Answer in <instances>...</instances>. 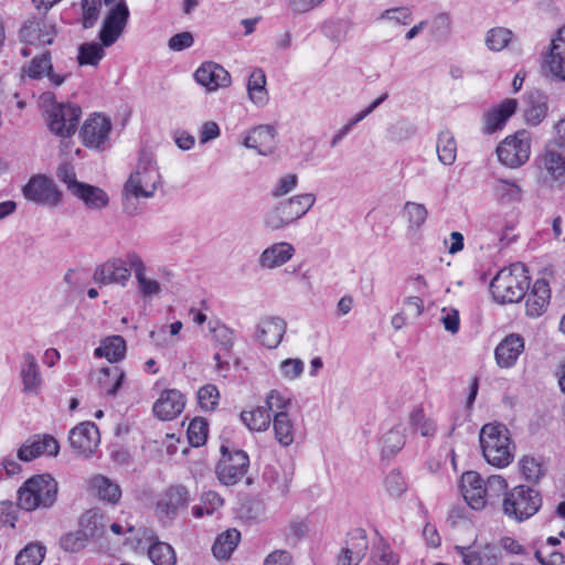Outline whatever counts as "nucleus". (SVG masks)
Returning <instances> with one entry per match:
<instances>
[{"label": "nucleus", "instance_id": "obj_19", "mask_svg": "<svg viewBox=\"0 0 565 565\" xmlns=\"http://www.w3.org/2000/svg\"><path fill=\"white\" fill-rule=\"evenodd\" d=\"M287 330L286 321L280 317H264L256 327V340L267 349H276Z\"/></svg>", "mask_w": 565, "mask_h": 565}, {"label": "nucleus", "instance_id": "obj_53", "mask_svg": "<svg viewBox=\"0 0 565 565\" xmlns=\"http://www.w3.org/2000/svg\"><path fill=\"white\" fill-rule=\"evenodd\" d=\"M198 401L200 407L205 412L216 408L220 401V392L213 384H206L198 391Z\"/></svg>", "mask_w": 565, "mask_h": 565}, {"label": "nucleus", "instance_id": "obj_5", "mask_svg": "<svg viewBox=\"0 0 565 565\" xmlns=\"http://www.w3.org/2000/svg\"><path fill=\"white\" fill-rule=\"evenodd\" d=\"M57 490V482L50 475L33 476L19 489L18 505L25 511L51 508Z\"/></svg>", "mask_w": 565, "mask_h": 565}, {"label": "nucleus", "instance_id": "obj_4", "mask_svg": "<svg viewBox=\"0 0 565 565\" xmlns=\"http://www.w3.org/2000/svg\"><path fill=\"white\" fill-rule=\"evenodd\" d=\"M530 287V277L524 264L515 263L501 269L490 284L493 299L498 303H512L525 297Z\"/></svg>", "mask_w": 565, "mask_h": 565}, {"label": "nucleus", "instance_id": "obj_33", "mask_svg": "<svg viewBox=\"0 0 565 565\" xmlns=\"http://www.w3.org/2000/svg\"><path fill=\"white\" fill-rule=\"evenodd\" d=\"M186 502V491L182 487H172L167 490L157 503V513L160 518L171 519Z\"/></svg>", "mask_w": 565, "mask_h": 565}, {"label": "nucleus", "instance_id": "obj_49", "mask_svg": "<svg viewBox=\"0 0 565 565\" xmlns=\"http://www.w3.org/2000/svg\"><path fill=\"white\" fill-rule=\"evenodd\" d=\"M103 43H84L78 47L77 61L79 65L97 66L105 55Z\"/></svg>", "mask_w": 565, "mask_h": 565}, {"label": "nucleus", "instance_id": "obj_38", "mask_svg": "<svg viewBox=\"0 0 565 565\" xmlns=\"http://www.w3.org/2000/svg\"><path fill=\"white\" fill-rule=\"evenodd\" d=\"M247 93L250 102L256 106L263 107L268 102L266 89V75L263 70H254L248 78Z\"/></svg>", "mask_w": 565, "mask_h": 565}, {"label": "nucleus", "instance_id": "obj_26", "mask_svg": "<svg viewBox=\"0 0 565 565\" xmlns=\"http://www.w3.org/2000/svg\"><path fill=\"white\" fill-rule=\"evenodd\" d=\"M128 264L135 273L138 290L145 298L159 296L161 285L156 279L148 277L147 267L141 257L136 253H128Z\"/></svg>", "mask_w": 565, "mask_h": 565}, {"label": "nucleus", "instance_id": "obj_29", "mask_svg": "<svg viewBox=\"0 0 565 565\" xmlns=\"http://www.w3.org/2000/svg\"><path fill=\"white\" fill-rule=\"evenodd\" d=\"M522 111L527 125L539 126L548 113L546 95L537 89L527 93Z\"/></svg>", "mask_w": 565, "mask_h": 565}, {"label": "nucleus", "instance_id": "obj_46", "mask_svg": "<svg viewBox=\"0 0 565 565\" xmlns=\"http://www.w3.org/2000/svg\"><path fill=\"white\" fill-rule=\"evenodd\" d=\"M408 225L414 231H419L426 223L428 211L422 203L407 201L403 209Z\"/></svg>", "mask_w": 565, "mask_h": 565}, {"label": "nucleus", "instance_id": "obj_62", "mask_svg": "<svg viewBox=\"0 0 565 565\" xmlns=\"http://www.w3.org/2000/svg\"><path fill=\"white\" fill-rule=\"evenodd\" d=\"M384 483H385L386 491L392 497H399L407 489V486H406V482H405L403 476L401 475L399 471H395V470L391 471L385 477Z\"/></svg>", "mask_w": 565, "mask_h": 565}, {"label": "nucleus", "instance_id": "obj_7", "mask_svg": "<svg viewBox=\"0 0 565 565\" xmlns=\"http://www.w3.org/2000/svg\"><path fill=\"white\" fill-rule=\"evenodd\" d=\"M542 504V498L533 488L518 486L510 490L502 502L504 514L518 522L533 516Z\"/></svg>", "mask_w": 565, "mask_h": 565}, {"label": "nucleus", "instance_id": "obj_8", "mask_svg": "<svg viewBox=\"0 0 565 565\" xmlns=\"http://www.w3.org/2000/svg\"><path fill=\"white\" fill-rule=\"evenodd\" d=\"M531 141V132L525 129L505 137L495 150L499 161L510 169L522 167L530 159Z\"/></svg>", "mask_w": 565, "mask_h": 565}, {"label": "nucleus", "instance_id": "obj_58", "mask_svg": "<svg viewBox=\"0 0 565 565\" xmlns=\"http://www.w3.org/2000/svg\"><path fill=\"white\" fill-rule=\"evenodd\" d=\"M56 177L61 182H63L66 185V189L70 191L71 194H73L74 191H76L83 183L77 181L75 169L68 162H64L58 166L56 170Z\"/></svg>", "mask_w": 565, "mask_h": 565}, {"label": "nucleus", "instance_id": "obj_54", "mask_svg": "<svg viewBox=\"0 0 565 565\" xmlns=\"http://www.w3.org/2000/svg\"><path fill=\"white\" fill-rule=\"evenodd\" d=\"M209 326L213 340L225 350H231L234 343L233 331L220 321L210 322Z\"/></svg>", "mask_w": 565, "mask_h": 565}, {"label": "nucleus", "instance_id": "obj_45", "mask_svg": "<svg viewBox=\"0 0 565 565\" xmlns=\"http://www.w3.org/2000/svg\"><path fill=\"white\" fill-rule=\"evenodd\" d=\"M309 532L307 520H291L281 531L286 545L294 547L302 541Z\"/></svg>", "mask_w": 565, "mask_h": 565}, {"label": "nucleus", "instance_id": "obj_3", "mask_svg": "<svg viewBox=\"0 0 565 565\" xmlns=\"http://www.w3.org/2000/svg\"><path fill=\"white\" fill-rule=\"evenodd\" d=\"M482 455L497 468L508 467L514 457L509 429L502 424H486L479 435Z\"/></svg>", "mask_w": 565, "mask_h": 565}, {"label": "nucleus", "instance_id": "obj_31", "mask_svg": "<svg viewBox=\"0 0 565 565\" xmlns=\"http://www.w3.org/2000/svg\"><path fill=\"white\" fill-rule=\"evenodd\" d=\"M518 109V100L514 98H507L499 105L492 107L484 114V129L487 132H494L501 129L507 120Z\"/></svg>", "mask_w": 565, "mask_h": 565}, {"label": "nucleus", "instance_id": "obj_60", "mask_svg": "<svg viewBox=\"0 0 565 565\" xmlns=\"http://www.w3.org/2000/svg\"><path fill=\"white\" fill-rule=\"evenodd\" d=\"M303 366L300 359H286L280 362L279 370L285 380L295 381L302 374Z\"/></svg>", "mask_w": 565, "mask_h": 565}, {"label": "nucleus", "instance_id": "obj_64", "mask_svg": "<svg viewBox=\"0 0 565 565\" xmlns=\"http://www.w3.org/2000/svg\"><path fill=\"white\" fill-rule=\"evenodd\" d=\"M398 556L391 550V547L381 543L374 554V565H398Z\"/></svg>", "mask_w": 565, "mask_h": 565}, {"label": "nucleus", "instance_id": "obj_1", "mask_svg": "<svg viewBox=\"0 0 565 565\" xmlns=\"http://www.w3.org/2000/svg\"><path fill=\"white\" fill-rule=\"evenodd\" d=\"M161 183L156 163L146 154L141 156L121 190L122 210L127 215H136L139 201L154 196Z\"/></svg>", "mask_w": 565, "mask_h": 565}, {"label": "nucleus", "instance_id": "obj_23", "mask_svg": "<svg viewBox=\"0 0 565 565\" xmlns=\"http://www.w3.org/2000/svg\"><path fill=\"white\" fill-rule=\"evenodd\" d=\"M524 351V340L521 335L511 333L495 348L497 364L502 369L512 367Z\"/></svg>", "mask_w": 565, "mask_h": 565}, {"label": "nucleus", "instance_id": "obj_61", "mask_svg": "<svg viewBox=\"0 0 565 565\" xmlns=\"http://www.w3.org/2000/svg\"><path fill=\"white\" fill-rule=\"evenodd\" d=\"M102 6L100 0H83V26L85 29L92 28L97 21L99 14V8Z\"/></svg>", "mask_w": 565, "mask_h": 565}, {"label": "nucleus", "instance_id": "obj_28", "mask_svg": "<svg viewBox=\"0 0 565 565\" xmlns=\"http://www.w3.org/2000/svg\"><path fill=\"white\" fill-rule=\"evenodd\" d=\"M22 40L28 45L42 46L53 42L54 26L42 20H31L20 31Z\"/></svg>", "mask_w": 565, "mask_h": 565}, {"label": "nucleus", "instance_id": "obj_9", "mask_svg": "<svg viewBox=\"0 0 565 565\" xmlns=\"http://www.w3.org/2000/svg\"><path fill=\"white\" fill-rule=\"evenodd\" d=\"M22 193L26 200L49 207L57 206L63 196L54 180L44 174L31 177Z\"/></svg>", "mask_w": 565, "mask_h": 565}, {"label": "nucleus", "instance_id": "obj_20", "mask_svg": "<svg viewBox=\"0 0 565 565\" xmlns=\"http://www.w3.org/2000/svg\"><path fill=\"white\" fill-rule=\"evenodd\" d=\"M195 81L207 92H215L218 88H226L231 85L230 73L220 64L214 62L203 63L194 73Z\"/></svg>", "mask_w": 565, "mask_h": 565}, {"label": "nucleus", "instance_id": "obj_43", "mask_svg": "<svg viewBox=\"0 0 565 565\" xmlns=\"http://www.w3.org/2000/svg\"><path fill=\"white\" fill-rule=\"evenodd\" d=\"M243 423L254 431H265L271 423V415L265 406H258L241 414Z\"/></svg>", "mask_w": 565, "mask_h": 565}, {"label": "nucleus", "instance_id": "obj_22", "mask_svg": "<svg viewBox=\"0 0 565 565\" xmlns=\"http://www.w3.org/2000/svg\"><path fill=\"white\" fill-rule=\"evenodd\" d=\"M60 450L57 440L51 435H36L28 439L18 450V458L32 461L41 455L56 456Z\"/></svg>", "mask_w": 565, "mask_h": 565}, {"label": "nucleus", "instance_id": "obj_15", "mask_svg": "<svg viewBox=\"0 0 565 565\" xmlns=\"http://www.w3.org/2000/svg\"><path fill=\"white\" fill-rule=\"evenodd\" d=\"M369 551V541L364 530L351 531L340 548L335 565H359Z\"/></svg>", "mask_w": 565, "mask_h": 565}, {"label": "nucleus", "instance_id": "obj_24", "mask_svg": "<svg viewBox=\"0 0 565 565\" xmlns=\"http://www.w3.org/2000/svg\"><path fill=\"white\" fill-rule=\"evenodd\" d=\"M185 401L178 390H166L153 405L154 415L162 420H171L182 413Z\"/></svg>", "mask_w": 565, "mask_h": 565}, {"label": "nucleus", "instance_id": "obj_32", "mask_svg": "<svg viewBox=\"0 0 565 565\" xmlns=\"http://www.w3.org/2000/svg\"><path fill=\"white\" fill-rule=\"evenodd\" d=\"M550 298L551 290L547 281L544 279H537L534 282L531 292L526 296V315L530 317L541 316L545 311L550 302Z\"/></svg>", "mask_w": 565, "mask_h": 565}, {"label": "nucleus", "instance_id": "obj_48", "mask_svg": "<svg viewBox=\"0 0 565 565\" xmlns=\"http://www.w3.org/2000/svg\"><path fill=\"white\" fill-rule=\"evenodd\" d=\"M149 558L154 565H174L175 554L171 545L164 542H154L148 550Z\"/></svg>", "mask_w": 565, "mask_h": 565}, {"label": "nucleus", "instance_id": "obj_30", "mask_svg": "<svg viewBox=\"0 0 565 565\" xmlns=\"http://www.w3.org/2000/svg\"><path fill=\"white\" fill-rule=\"evenodd\" d=\"M20 377L23 384V392L25 394H39L43 381L36 358L31 352L22 354Z\"/></svg>", "mask_w": 565, "mask_h": 565}, {"label": "nucleus", "instance_id": "obj_10", "mask_svg": "<svg viewBox=\"0 0 565 565\" xmlns=\"http://www.w3.org/2000/svg\"><path fill=\"white\" fill-rule=\"evenodd\" d=\"M82 109L75 104H55L49 111L50 130L62 138L70 137L75 134Z\"/></svg>", "mask_w": 565, "mask_h": 565}, {"label": "nucleus", "instance_id": "obj_18", "mask_svg": "<svg viewBox=\"0 0 565 565\" xmlns=\"http://www.w3.org/2000/svg\"><path fill=\"white\" fill-rule=\"evenodd\" d=\"M24 76L31 79H41L45 76L54 87L61 86L65 81V76L53 72L51 52L49 50L34 56L28 65L21 68V77L23 78Z\"/></svg>", "mask_w": 565, "mask_h": 565}, {"label": "nucleus", "instance_id": "obj_44", "mask_svg": "<svg viewBox=\"0 0 565 565\" xmlns=\"http://www.w3.org/2000/svg\"><path fill=\"white\" fill-rule=\"evenodd\" d=\"M438 160L445 166H451L457 159V143L449 131L439 134L436 145Z\"/></svg>", "mask_w": 565, "mask_h": 565}, {"label": "nucleus", "instance_id": "obj_39", "mask_svg": "<svg viewBox=\"0 0 565 565\" xmlns=\"http://www.w3.org/2000/svg\"><path fill=\"white\" fill-rule=\"evenodd\" d=\"M241 541V533L236 529H228L221 533L213 546V555L218 559H227Z\"/></svg>", "mask_w": 565, "mask_h": 565}, {"label": "nucleus", "instance_id": "obj_63", "mask_svg": "<svg viewBox=\"0 0 565 565\" xmlns=\"http://www.w3.org/2000/svg\"><path fill=\"white\" fill-rule=\"evenodd\" d=\"M535 558L541 565H565V556L557 551H551L550 546L539 548Z\"/></svg>", "mask_w": 565, "mask_h": 565}, {"label": "nucleus", "instance_id": "obj_47", "mask_svg": "<svg viewBox=\"0 0 565 565\" xmlns=\"http://www.w3.org/2000/svg\"><path fill=\"white\" fill-rule=\"evenodd\" d=\"M46 548L40 543H30L15 556V565H40L45 556Z\"/></svg>", "mask_w": 565, "mask_h": 565}, {"label": "nucleus", "instance_id": "obj_36", "mask_svg": "<svg viewBox=\"0 0 565 565\" xmlns=\"http://www.w3.org/2000/svg\"><path fill=\"white\" fill-rule=\"evenodd\" d=\"M72 195L82 200L92 210H102L109 203V196L103 189L84 182Z\"/></svg>", "mask_w": 565, "mask_h": 565}, {"label": "nucleus", "instance_id": "obj_6", "mask_svg": "<svg viewBox=\"0 0 565 565\" xmlns=\"http://www.w3.org/2000/svg\"><path fill=\"white\" fill-rule=\"evenodd\" d=\"M316 196L305 193L275 204L264 215V226L270 231L281 230L301 218L313 206Z\"/></svg>", "mask_w": 565, "mask_h": 565}, {"label": "nucleus", "instance_id": "obj_59", "mask_svg": "<svg viewBox=\"0 0 565 565\" xmlns=\"http://www.w3.org/2000/svg\"><path fill=\"white\" fill-rule=\"evenodd\" d=\"M405 444V436L403 431L395 427L391 429L383 437V452L387 455H393L401 450Z\"/></svg>", "mask_w": 565, "mask_h": 565}, {"label": "nucleus", "instance_id": "obj_55", "mask_svg": "<svg viewBox=\"0 0 565 565\" xmlns=\"http://www.w3.org/2000/svg\"><path fill=\"white\" fill-rule=\"evenodd\" d=\"M102 520L103 518L97 512L87 511L82 515L79 525L84 532H94V534L89 535V539H96L104 534Z\"/></svg>", "mask_w": 565, "mask_h": 565}, {"label": "nucleus", "instance_id": "obj_41", "mask_svg": "<svg viewBox=\"0 0 565 565\" xmlns=\"http://www.w3.org/2000/svg\"><path fill=\"white\" fill-rule=\"evenodd\" d=\"M493 192L495 199L501 204H514L522 200L523 191L521 186L512 181L505 179H499L493 185Z\"/></svg>", "mask_w": 565, "mask_h": 565}, {"label": "nucleus", "instance_id": "obj_34", "mask_svg": "<svg viewBox=\"0 0 565 565\" xmlns=\"http://www.w3.org/2000/svg\"><path fill=\"white\" fill-rule=\"evenodd\" d=\"M89 489L96 498L109 504H117L121 498L119 484L102 475L90 479Z\"/></svg>", "mask_w": 565, "mask_h": 565}, {"label": "nucleus", "instance_id": "obj_27", "mask_svg": "<svg viewBox=\"0 0 565 565\" xmlns=\"http://www.w3.org/2000/svg\"><path fill=\"white\" fill-rule=\"evenodd\" d=\"M295 247L288 242H278L265 248L258 257L264 269H274L288 263L295 255Z\"/></svg>", "mask_w": 565, "mask_h": 565}, {"label": "nucleus", "instance_id": "obj_52", "mask_svg": "<svg viewBox=\"0 0 565 565\" xmlns=\"http://www.w3.org/2000/svg\"><path fill=\"white\" fill-rule=\"evenodd\" d=\"M519 466L522 476L529 482H537L544 475L542 463L534 457L524 456Z\"/></svg>", "mask_w": 565, "mask_h": 565}, {"label": "nucleus", "instance_id": "obj_11", "mask_svg": "<svg viewBox=\"0 0 565 565\" xmlns=\"http://www.w3.org/2000/svg\"><path fill=\"white\" fill-rule=\"evenodd\" d=\"M223 457L216 466V476L224 486L236 484L247 472L249 458L245 451L236 450L233 454H225L222 447Z\"/></svg>", "mask_w": 565, "mask_h": 565}, {"label": "nucleus", "instance_id": "obj_2", "mask_svg": "<svg viewBox=\"0 0 565 565\" xmlns=\"http://www.w3.org/2000/svg\"><path fill=\"white\" fill-rule=\"evenodd\" d=\"M508 487L505 479L493 475L484 480L476 471L462 473L460 480V490L467 504L473 510H482L488 501L498 498Z\"/></svg>", "mask_w": 565, "mask_h": 565}, {"label": "nucleus", "instance_id": "obj_56", "mask_svg": "<svg viewBox=\"0 0 565 565\" xmlns=\"http://www.w3.org/2000/svg\"><path fill=\"white\" fill-rule=\"evenodd\" d=\"M291 404V399L284 392L278 390H270L266 395V408L269 414H279L280 412H287Z\"/></svg>", "mask_w": 565, "mask_h": 565}, {"label": "nucleus", "instance_id": "obj_21", "mask_svg": "<svg viewBox=\"0 0 565 565\" xmlns=\"http://www.w3.org/2000/svg\"><path fill=\"white\" fill-rule=\"evenodd\" d=\"M465 565H499L501 559L500 547L487 543L479 546H456Z\"/></svg>", "mask_w": 565, "mask_h": 565}, {"label": "nucleus", "instance_id": "obj_57", "mask_svg": "<svg viewBox=\"0 0 565 565\" xmlns=\"http://www.w3.org/2000/svg\"><path fill=\"white\" fill-rule=\"evenodd\" d=\"M188 438L193 447L202 446L207 438V424L205 420L194 418L188 427Z\"/></svg>", "mask_w": 565, "mask_h": 565}, {"label": "nucleus", "instance_id": "obj_14", "mask_svg": "<svg viewBox=\"0 0 565 565\" xmlns=\"http://www.w3.org/2000/svg\"><path fill=\"white\" fill-rule=\"evenodd\" d=\"M131 267L126 258H110L96 267L93 279L99 285H119L125 287L131 276Z\"/></svg>", "mask_w": 565, "mask_h": 565}, {"label": "nucleus", "instance_id": "obj_12", "mask_svg": "<svg viewBox=\"0 0 565 565\" xmlns=\"http://www.w3.org/2000/svg\"><path fill=\"white\" fill-rule=\"evenodd\" d=\"M110 120L100 114L89 116L83 124L79 136L85 147L104 150L109 141Z\"/></svg>", "mask_w": 565, "mask_h": 565}, {"label": "nucleus", "instance_id": "obj_50", "mask_svg": "<svg viewBox=\"0 0 565 565\" xmlns=\"http://www.w3.org/2000/svg\"><path fill=\"white\" fill-rule=\"evenodd\" d=\"M92 534L94 532H84L82 529L68 532L61 537L60 545L65 552L77 553L87 545Z\"/></svg>", "mask_w": 565, "mask_h": 565}, {"label": "nucleus", "instance_id": "obj_25", "mask_svg": "<svg viewBox=\"0 0 565 565\" xmlns=\"http://www.w3.org/2000/svg\"><path fill=\"white\" fill-rule=\"evenodd\" d=\"M276 130L273 126L260 125L252 129L244 140V146L255 149L262 156H269L276 149Z\"/></svg>", "mask_w": 565, "mask_h": 565}, {"label": "nucleus", "instance_id": "obj_35", "mask_svg": "<svg viewBox=\"0 0 565 565\" xmlns=\"http://www.w3.org/2000/svg\"><path fill=\"white\" fill-rule=\"evenodd\" d=\"M273 430L276 441L281 447H289L295 441L296 427L288 412L275 414L271 418Z\"/></svg>", "mask_w": 565, "mask_h": 565}, {"label": "nucleus", "instance_id": "obj_13", "mask_svg": "<svg viewBox=\"0 0 565 565\" xmlns=\"http://www.w3.org/2000/svg\"><path fill=\"white\" fill-rule=\"evenodd\" d=\"M542 71L553 78L565 81V26L551 40L543 57Z\"/></svg>", "mask_w": 565, "mask_h": 565}, {"label": "nucleus", "instance_id": "obj_16", "mask_svg": "<svg viewBox=\"0 0 565 565\" xmlns=\"http://www.w3.org/2000/svg\"><path fill=\"white\" fill-rule=\"evenodd\" d=\"M129 18V10L125 1L116 3L108 12L99 33L104 46L113 45L124 32Z\"/></svg>", "mask_w": 565, "mask_h": 565}, {"label": "nucleus", "instance_id": "obj_51", "mask_svg": "<svg viewBox=\"0 0 565 565\" xmlns=\"http://www.w3.org/2000/svg\"><path fill=\"white\" fill-rule=\"evenodd\" d=\"M512 32L505 28H493L488 31L486 36V45L491 51H502L511 41Z\"/></svg>", "mask_w": 565, "mask_h": 565}, {"label": "nucleus", "instance_id": "obj_42", "mask_svg": "<svg viewBox=\"0 0 565 565\" xmlns=\"http://www.w3.org/2000/svg\"><path fill=\"white\" fill-rule=\"evenodd\" d=\"M125 373L119 367H102L97 379L100 390L107 395L115 396L121 387Z\"/></svg>", "mask_w": 565, "mask_h": 565}, {"label": "nucleus", "instance_id": "obj_17", "mask_svg": "<svg viewBox=\"0 0 565 565\" xmlns=\"http://www.w3.org/2000/svg\"><path fill=\"white\" fill-rule=\"evenodd\" d=\"M71 447L83 457H90L99 445L100 436L97 426L92 422H84L70 431Z\"/></svg>", "mask_w": 565, "mask_h": 565}, {"label": "nucleus", "instance_id": "obj_37", "mask_svg": "<svg viewBox=\"0 0 565 565\" xmlns=\"http://www.w3.org/2000/svg\"><path fill=\"white\" fill-rule=\"evenodd\" d=\"M94 354L96 358H106L110 363L118 362L125 358L126 341L121 335L107 337Z\"/></svg>", "mask_w": 565, "mask_h": 565}, {"label": "nucleus", "instance_id": "obj_40", "mask_svg": "<svg viewBox=\"0 0 565 565\" xmlns=\"http://www.w3.org/2000/svg\"><path fill=\"white\" fill-rule=\"evenodd\" d=\"M542 163L546 172L556 181H565V157L555 149L546 147L542 156Z\"/></svg>", "mask_w": 565, "mask_h": 565}]
</instances>
